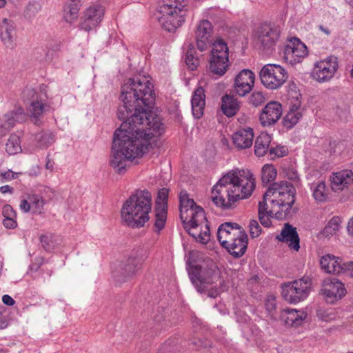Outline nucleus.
<instances>
[{"label":"nucleus","mask_w":353,"mask_h":353,"mask_svg":"<svg viewBox=\"0 0 353 353\" xmlns=\"http://www.w3.org/2000/svg\"><path fill=\"white\" fill-rule=\"evenodd\" d=\"M123 105L117 116L123 121L114 133L110 165L119 174L125 170L128 161L141 157L148 151L149 141L164 132L160 117L151 112L155 101L153 86L147 79H128L121 87Z\"/></svg>","instance_id":"nucleus-1"},{"label":"nucleus","mask_w":353,"mask_h":353,"mask_svg":"<svg viewBox=\"0 0 353 353\" xmlns=\"http://www.w3.org/2000/svg\"><path fill=\"white\" fill-rule=\"evenodd\" d=\"M254 188L255 179L249 170L229 172L212 188L211 200L221 210L231 209L239 200L250 196Z\"/></svg>","instance_id":"nucleus-2"},{"label":"nucleus","mask_w":353,"mask_h":353,"mask_svg":"<svg viewBox=\"0 0 353 353\" xmlns=\"http://www.w3.org/2000/svg\"><path fill=\"white\" fill-rule=\"evenodd\" d=\"M151 210V193L146 189L136 190L123 204L122 221L131 228H142L149 221Z\"/></svg>","instance_id":"nucleus-3"},{"label":"nucleus","mask_w":353,"mask_h":353,"mask_svg":"<svg viewBox=\"0 0 353 353\" xmlns=\"http://www.w3.org/2000/svg\"><path fill=\"white\" fill-rule=\"evenodd\" d=\"M188 0H162L159 22L168 32H174L185 21Z\"/></svg>","instance_id":"nucleus-4"},{"label":"nucleus","mask_w":353,"mask_h":353,"mask_svg":"<svg viewBox=\"0 0 353 353\" xmlns=\"http://www.w3.org/2000/svg\"><path fill=\"white\" fill-rule=\"evenodd\" d=\"M180 219L185 230L193 237L195 234L192 233V229L196 228L206 221L204 210L197 205L193 199L188 197L186 191H181L179 194Z\"/></svg>","instance_id":"nucleus-5"},{"label":"nucleus","mask_w":353,"mask_h":353,"mask_svg":"<svg viewBox=\"0 0 353 353\" xmlns=\"http://www.w3.org/2000/svg\"><path fill=\"white\" fill-rule=\"evenodd\" d=\"M188 274L191 282L199 292H205L208 285L221 280V272L212 261L190 266Z\"/></svg>","instance_id":"nucleus-6"},{"label":"nucleus","mask_w":353,"mask_h":353,"mask_svg":"<svg viewBox=\"0 0 353 353\" xmlns=\"http://www.w3.org/2000/svg\"><path fill=\"white\" fill-rule=\"evenodd\" d=\"M280 33L279 28L274 25L261 24L254 30L253 39L255 46L265 54H272L275 50Z\"/></svg>","instance_id":"nucleus-7"},{"label":"nucleus","mask_w":353,"mask_h":353,"mask_svg":"<svg viewBox=\"0 0 353 353\" xmlns=\"http://www.w3.org/2000/svg\"><path fill=\"white\" fill-rule=\"evenodd\" d=\"M228 47L225 41L221 39H216L211 50L209 70L214 74L223 76L228 69L229 62Z\"/></svg>","instance_id":"nucleus-8"},{"label":"nucleus","mask_w":353,"mask_h":353,"mask_svg":"<svg viewBox=\"0 0 353 353\" xmlns=\"http://www.w3.org/2000/svg\"><path fill=\"white\" fill-rule=\"evenodd\" d=\"M131 253L122 265L121 270L114 274L117 283L125 282L136 275L147 259V251L143 248L134 250Z\"/></svg>","instance_id":"nucleus-9"},{"label":"nucleus","mask_w":353,"mask_h":353,"mask_svg":"<svg viewBox=\"0 0 353 353\" xmlns=\"http://www.w3.org/2000/svg\"><path fill=\"white\" fill-rule=\"evenodd\" d=\"M262 84L270 90L281 88L288 79L286 70L278 64H266L259 72Z\"/></svg>","instance_id":"nucleus-10"},{"label":"nucleus","mask_w":353,"mask_h":353,"mask_svg":"<svg viewBox=\"0 0 353 353\" xmlns=\"http://www.w3.org/2000/svg\"><path fill=\"white\" fill-rule=\"evenodd\" d=\"M310 285V278L303 276L299 280L284 283L281 287V294L286 301L290 303H296L308 296Z\"/></svg>","instance_id":"nucleus-11"},{"label":"nucleus","mask_w":353,"mask_h":353,"mask_svg":"<svg viewBox=\"0 0 353 353\" xmlns=\"http://www.w3.org/2000/svg\"><path fill=\"white\" fill-rule=\"evenodd\" d=\"M338 69V61L336 57H329L325 60L315 63L311 76L319 83L327 82L332 79Z\"/></svg>","instance_id":"nucleus-12"},{"label":"nucleus","mask_w":353,"mask_h":353,"mask_svg":"<svg viewBox=\"0 0 353 353\" xmlns=\"http://www.w3.org/2000/svg\"><path fill=\"white\" fill-rule=\"evenodd\" d=\"M168 194L169 190L165 188L160 189L157 194L154 231L158 233L164 228L167 220Z\"/></svg>","instance_id":"nucleus-13"},{"label":"nucleus","mask_w":353,"mask_h":353,"mask_svg":"<svg viewBox=\"0 0 353 353\" xmlns=\"http://www.w3.org/2000/svg\"><path fill=\"white\" fill-rule=\"evenodd\" d=\"M307 55V46L298 38H294L283 50V59L291 65L300 63Z\"/></svg>","instance_id":"nucleus-14"},{"label":"nucleus","mask_w":353,"mask_h":353,"mask_svg":"<svg viewBox=\"0 0 353 353\" xmlns=\"http://www.w3.org/2000/svg\"><path fill=\"white\" fill-rule=\"evenodd\" d=\"M255 75L249 69H243L236 76L233 93L239 97L248 94L254 87Z\"/></svg>","instance_id":"nucleus-15"},{"label":"nucleus","mask_w":353,"mask_h":353,"mask_svg":"<svg viewBox=\"0 0 353 353\" xmlns=\"http://www.w3.org/2000/svg\"><path fill=\"white\" fill-rule=\"evenodd\" d=\"M104 10L101 5L94 4L88 8L83 12L79 27L81 30L90 31L101 21Z\"/></svg>","instance_id":"nucleus-16"},{"label":"nucleus","mask_w":353,"mask_h":353,"mask_svg":"<svg viewBox=\"0 0 353 353\" xmlns=\"http://www.w3.org/2000/svg\"><path fill=\"white\" fill-rule=\"evenodd\" d=\"M212 26L208 20H202L195 30V41L197 49L201 52L206 50L213 43L211 39Z\"/></svg>","instance_id":"nucleus-17"},{"label":"nucleus","mask_w":353,"mask_h":353,"mask_svg":"<svg viewBox=\"0 0 353 353\" xmlns=\"http://www.w3.org/2000/svg\"><path fill=\"white\" fill-rule=\"evenodd\" d=\"M23 94L24 97L30 98V112L31 113V120L35 125L40 124V117L43 115L46 109V104L42 99L39 100L38 95L34 89L26 88Z\"/></svg>","instance_id":"nucleus-18"},{"label":"nucleus","mask_w":353,"mask_h":353,"mask_svg":"<svg viewBox=\"0 0 353 353\" xmlns=\"http://www.w3.org/2000/svg\"><path fill=\"white\" fill-rule=\"evenodd\" d=\"M321 290L325 296L326 301L329 303L341 299L346 294L344 284L336 278L325 281Z\"/></svg>","instance_id":"nucleus-19"},{"label":"nucleus","mask_w":353,"mask_h":353,"mask_svg":"<svg viewBox=\"0 0 353 353\" xmlns=\"http://www.w3.org/2000/svg\"><path fill=\"white\" fill-rule=\"evenodd\" d=\"M282 115L281 104L272 101L266 104L260 114L259 120L263 126H270L278 121Z\"/></svg>","instance_id":"nucleus-20"},{"label":"nucleus","mask_w":353,"mask_h":353,"mask_svg":"<svg viewBox=\"0 0 353 353\" xmlns=\"http://www.w3.org/2000/svg\"><path fill=\"white\" fill-rule=\"evenodd\" d=\"M0 39L6 48L12 49L15 47L17 28L12 20L5 18L0 23Z\"/></svg>","instance_id":"nucleus-21"},{"label":"nucleus","mask_w":353,"mask_h":353,"mask_svg":"<svg viewBox=\"0 0 353 353\" xmlns=\"http://www.w3.org/2000/svg\"><path fill=\"white\" fill-rule=\"evenodd\" d=\"M223 247L235 258L242 256L248 248V236L246 233L243 231L241 233V236L230 239L226 243L225 242V245H223Z\"/></svg>","instance_id":"nucleus-22"},{"label":"nucleus","mask_w":353,"mask_h":353,"mask_svg":"<svg viewBox=\"0 0 353 353\" xmlns=\"http://www.w3.org/2000/svg\"><path fill=\"white\" fill-rule=\"evenodd\" d=\"M241 227L236 223L225 222L219 225L217 230V239L221 245H225V242L230 239L241 236L243 232Z\"/></svg>","instance_id":"nucleus-23"},{"label":"nucleus","mask_w":353,"mask_h":353,"mask_svg":"<svg viewBox=\"0 0 353 353\" xmlns=\"http://www.w3.org/2000/svg\"><path fill=\"white\" fill-rule=\"evenodd\" d=\"M330 181L332 190H343L353 183V172L351 170H342L333 172Z\"/></svg>","instance_id":"nucleus-24"},{"label":"nucleus","mask_w":353,"mask_h":353,"mask_svg":"<svg viewBox=\"0 0 353 353\" xmlns=\"http://www.w3.org/2000/svg\"><path fill=\"white\" fill-rule=\"evenodd\" d=\"M276 239L279 241L289 243V247L296 251L300 248V239L296 229L289 223H285L281 234L276 235Z\"/></svg>","instance_id":"nucleus-25"},{"label":"nucleus","mask_w":353,"mask_h":353,"mask_svg":"<svg viewBox=\"0 0 353 353\" xmlns=\"http://www.w3.org/2000/svg\"><path fill=\"white\" fill-rule=\"evenodd\" d=\"M276 192L281 196L286 195L285 198L293 197L295 199L296 190L294 185L288 181H281L270 185L264 194V199L265 200L268 196L273 195Z\"/></svg>","instance_id":"nucleus-26"},{"label":"nucleus","mask_w":353,"mask_h":353,"mask_svg":"<svg viewBox=\"0 0 353 353\" xmlns=\"http://www.w3.org/2000/svg\"><path fill=\"white\" fill-rule=\"evenodd\" d=\"M253 139L254 132L251 128L240 129L232 135L234 144L240 150L251 147L253 143Z\"/></svg>","instance_id":"nucleus-27"},{"label":"nucleus","mask_w":353,"mask_h":353,"mask_svg":"<svg viewBox=\"0 0 353 353\" xmlns=\"http://www.w3.org/2000/svg\"><path fill=\"white\" fill-rule=\"evenodd\" d=\"M320 265L322 270L326 273L339 274L343 272V260L332 254L322 256L320 259Z\"/></svg>","instance_id":"nucleus-28"},{"label":"nucleus","mask_w":353,"mask_h":353,"mask_svg":"<svg viewBox=\"0 0 353 353\" xmlns=\"http://www.w3.org/2000/svg\"><path fill=\"white\" fill-rule=\"evenodd\" d=\"M192 112L195 119H200L205 106V90L202 87L197 88L193 92L191 99Z\"/></svg>","instance_id":"nucleus-29"},{"label":"nucleus","mask_w":353,"mask_h":353,"mask_svg":"<svg viewBox=\"0 0 353 353\" xmlns=\"http://www.w3.org/2000/svg\"><path fill=\"white\" fill-rule=\"evenodd\" d=\"M306 316L303 311L286 308L281 311L280 318L285 325L297 327L302 323Z\"/></svg>","instance_id":"nucleus-30"},{"label":"nucleus","mask_w":353,"mask_h":353,"mask_svg":"<svg viewBox=\"0 0 353 353\" xmlns=\"http://www.w3.org/2000/svg\"><path fill=\"white\" fill-rule=\"evenodd\" d=\"M26 120V114L21 108H16L6 114L0 119V126L6 130H10L15 123H21Z\"/></svg>","instance_id":"nucleus-31"},{"label":"nucleus","mask_w":353,"mask_h":353,"mask_svg":"<svg viewBox=\"0 0 353 353\" xmlns=\"http://www.w3.org/2000/svg\"><path fill=\"white\" fill-rule=\"evenodd\" d=\"M295 202V199L293 197L281 198L278 201L272 200L273 204L278 205L280 210L274 212V216L277 219L283 220L286 219L290 214L291 208Z\"/></svg>","instance_id":"nucleus-32"},{"label":"nucleus","mask_w":353,"mask_h":353,"mask_svg":"<svg viewBox=\"0 0 353 353\" xmlns=\"http://www.w3.org/2000/svg\"><path fill=\"white\" fill-rule=\"evenodd\" d=\"M221 110L228 117L234 116L239 110L236 99L232 96L225 94L221 98Z\"/></svg>","instance_id":"nucleus-33"},{"label":"nucleus","mask_w":353,"mask_h":353,"mask_svg":"<svg viewBox=\"0 0 353 353\" xmlns=\"http://www.w3.org/2000/svg\"><path fill=\"white\" fill-rule=\"evenodd\" d=\"M271 137L265 133L261 132L256 139L254 144V153L258 157L264 156L270 150Z\"/></svg>","instance_id":"nucleus-34"},{"label":"nucleus","mask_w":353,"mask_h":353,"mask_svg":"<svg viewBox=\"0 0 353 353\" xmlns=\"http://www.w3.org/2000/svg\"><path fill=\"white\" fill-rule=\"evenodd\" d=\"M341 223V220L339 216L332 217L324 227L323 230L320 232L319 236L329 238L330 236H333L339 230Z\"/></svg>","instance_id":"nucleus-35"},{"label":"nucleus","mask_w":353,"mask_h":353,"mask_svg":"<svg viewBox=\"0 0 353 353\" xmlns=\"http://www.w3.org/2000/svg\"><path fill=\"white\" fill-rule=\"evenodd\" d=\"M36 145L40 148H47L54 141V135L50 132L41 131L35 134Z\"/></svg>","instance_id":"nucleus-36"},{"label":"nucleus","mask_w":353,"mask_h":353,"mask_svg":"<svg viewBox=\"0 0 353 353\" xmlns=\"http://www.w3.org/2000/svg\"><path fill=\"white\" fill-rule=\"evenodd\" d=\"M6 150L10 154H16L21 151L19 136L12 134L10 136L6 144Z\"/></svg>","instance_id":"nucleus-37"},{"label":"nucleus","mask_w":353,"mask_h":353,"mask_svg":"<svg viewBox=\"0 0 353 353\" xmlns=\"http://www.w3.org/2000/svg\"><path fill=\"white\" fill-rule=\"evenodd\" d=\"M277 171L272 165L266 164L261 170V181L263 185L274 181L276 179Z\"/></svg>","instance_id":"nucleus-38"},{"label":"nucleus","mask_w":353,"mask_h":353,"mask_svg":"<svg viewBox=\"0 0 353 353\" xmlns=\"http://www.w3.org/2000/svg\"><path fill=\"white\" fill-rule=\"evenodd\" d=\"M302 117V114L298 110L291 109L284 117L283 125L288 129L292 128L296 125Z\"/></svg>","instance_id":"nucleus-39"},{"label":"nucleus","mask_w":353,"mask_h":353,"mask_svg":"<svg viewBox=\"0 0 353 353\" xmlns=\"http://www.w3.org/2000/svg\"><path fill=\"white\" fill-rule=\"evenodd\" d=\"M185 64L191 70L196 69L199 64V59L195 57V49L192 43H190L185 54Z\"/></svg>","instance_id":"nucleus-40"},{"label":"nucleus","mask_w":353,"mask_h":353,"mask_svg":"<svg viewBox=\"0 0 353 353\" xmlns=\"http://www.w3.org/2000/svg\"><path fill=\"white\" fill-rule=\"evenodd\" d=\"M41 5L36 1H30L24 10V16L28 20L34 19L41 10Z\"/></svg>","instance_id":"nucleus-41"},{"label":"nucleus","mask_w":353,"mask_h":353,"mask_svg":"<svg viewBox=\"0 0 353 353\" xmlns=\"http://www.w3.org/2000/svg\"><path fill=\"white\" fill-rule=\"evenodd\" d=\"M28 199L30 203L32 213L40 214L44 205V201L42 197L37 194H32L28 195Z\"/></svg>","instance_id":"nucleus-42"},{"label":"nucleus","mask_w":353,"mask_h":353,"mask_svg":"<svg viewBox=\"0 0 353 353\" xmlns=\"http://www.w3.org/2000/svg\"><path fill=\"white\" fill-rule=\"evenodd\" d=\"M326 185L324 182L319 183L313 190V196L316 201L324 202L327 199Z\"/></svg>","instance_id":"nucleus-43"},{"label":"nucleus","mask_w":353,"mask_h":353,"mask_svg":"<svg viewBox=\"0 0 353 353\" xmlns=\"http://www.w3.org/2000/svg\"><path fill=\"white\" fill-rule=\"evenodd\" d=\"M42 248L47 252H51L54 249L55 245L52 236L42 234L39 237Z\"/></svg>","instance_id":"nucleus-44"},{"label":"nucleus","mask_w":353,"mask_h":353,"mask_svg":"<svg viewBox=\"0 0 353 353\" xmlns=\"http://www.w3.org/2000/svg\"><path fill=\"white\" fill-rule=\"evenodd\" d=\"M206 222L207 220L204 222L205 223V230L203 232H200L199 233H197L194 232V229H192L190 230L192 233L195 234V237L194 238L198 239L199 242L203 243H206L210 240V228Z\"/></svg>","instance_id":"nucleus-45"},{"label":"nucleus","mask_w":353,"mask_h":353,"mask_svg":"<svg viewBox=\"0 0 353 353\" xmlns=\"http://www.w3.org/2000/svg\"><path fill=\"white\" fill-rule=\"evenodd\" d=\"M80 10H77L75 8H68L65 9L64 14V19L66 22L69 23H72L79 16V12Z\"/></svg>","instance_id":"nucleus-46"},{"label":"nucleus","mask_w":353,"mask_h":353,"mask_svg":"<svg viewBox=\"0 0 353 353\" xmlns=\"http://www.w3.org/2000/svg\"><path fill=\"white\" fill-rule=\"evenodd\" d=\"M265 97L261 92H254L250 97V103L257 107L264 103Z\"/></svg>","instance_id":"nucleus-47"},{"label":"nucleus","mask_w":353,"mask_h":353,"mask_svg":"<svg viewBox=\"0 0 353 353\" xmlns=\"http://www.w3.org/2000/svg\"><path fill=\"white\" fill-rule=\"evenodd\" d=\"M249 227L250 234L252 238L258 237L261 234L262 229L256 220H251Z\"/></svg>","instance_id":"nucleus-48"},{"label":"nucleus","mask_w":353,"mask_h":353,"mask_svg":"<svg viewBox=\"0 0 353 353\" xmlns=\"http://www.w3.org/2000/svg\"><path fill=\"white\" fill-rule=\"evenodd\" d=\"M269 153L274 157H282L287 154V150L283 146L270 147Z\"/></svg>","instance_id":"nucleus-49"},{"label":"nucleus","mask_w":353,"mask_h":353,"mask_svg":"<svg viewBox=\"0 0 353 353\" xmlns=\"http://www.w3.org/2000/svg\"><path fill=\"white\" fill-rule=\"evenodd\" d=\"M266 310L269 314H272L276 309V299L273 295L268 296L265 303Z\"/></svg>","instance_id":"nucleus-50"},{"label":"nucleus","mask_w":353,"mask_h":353,"mask_svg":"<svg viewBox=\"0 0 353 353\" xmlns=\"http://www.w3.org/2000/svg\"><path fill=\"white\" fill-rule=\"evenodd\" d=\"M2 215L3 216L4 219L17 218L16 212L9 204H6L3 205L2 209Z\"/></svg>","instance_id":"nucleus-51"},{"label":"nucleus","mask_w":353,"mask_h":353,"mask_svg":"<svg viewBox=\"0 0 353 353\" xmlns=\"http://www.w3.org/2000/svg\"><path fill=\"white\" fill-rule=\"evenodd\" d=\"M266 200L263 199L262 201H260L259 203V214H268L271 217L274 216V212L273 210H270L269 211L267 210V203Z\"/></svg>","instance_id":"nucleus-52"},{"label":"nucleus","mask_w":353,"mask_h":353,"mask_svg":"<svg viewBox=\"0 0 353 353\" xmlns=\"http://www.w3.org/2000/svg\"><path fill=\"white\" fill-rule=\"evenodd\" d=\"M191 345L195 346L196 349L208 348L211 346V341L208 340H202L197 339L191 343Z\"/></svg>","instance_id":"nucleus-53"},{"label":"nucleus","mask_w":353,"mask_h":353,"mask_svg":"<svg viewBox=\"0 0 353 353\" xmlns=\"http://www.w3.org/2000/svg\"><path fill=\"white\" fill-rule=\"evenodd\" d=\"M19 174H20V173L14 172L13 171L9 170H8L6 172L0 173V180H2V179H6V180L14 179H17L18 177Z\"/></svg>","instance_id":"nucleus-54"},{"label":"nucleus","mask_w":353,"mask_h":353,"mask_svg":"<svg viewBox=\"0 0 353 353\" xmlns=\"http://www.w3.org/2000/svg\"><path fill=\"white\" fill-rule=\"evenodd\" d=\"M343 272L342 273H346L351 277H353V261L343 262Z\"/></svg>","instance_id":"nucleus-55"},{"label":"nucleus","mask_w":353,"mask_h":353,"mask_svg":"<svg viewBox=\"0 0 353 353\" xmlns=\"http://www.w3.org/2000/svg\"><path fill=\"white\" fill-rule=\"evenodd\" d=\"M3 225L6 228L14 229L17 226L16 218H8L3 220Z\"/></svg>","instance_id":"nucleus-56"},{"label":"nucleus","mask_w":353,"mask_h":353,"mask_svg":"<svg viewBox=\"0 0 353 353\" xmlns=\"http://www.w3.org/2000/svg\"><path fill=\"white\" fill-rule=\"evenodd\" d=\"M19 208L21 211L26 213L32 211L30 203L28 198L21 199Z\"/></svg>","instance_id":"nucleus-57"},{"label":"nucleus","mask_w":353,"mask_h":353,"mask_svg":"<svg viewBox=\"0 0 353 353\" xmlns=\"http://www.w3.org/2000/svg\"><path fill=\"white\" fill-rule=\"evenodd\" d=\"M270 216L268 214H259V219L262 225L265 228L269 227L271 225V221Z\"/></svg>","instance_id":"nucleus-58"},{"label":"nucleus","mask_w":353,"mask_h":353,"mask_svg":"<svg viewBox=\"0 0 353 353\" xmlns=\"http://www.w3.org/2000/svg\"><path fill=\"white\" fill-rule=\"evenodd\" d=\"M43 262L44 259L42 257L35 259V262L30 266V270L34 272H37Z\"/></svg>","instance_id":"nucleus-59"},{"label":"nucleus","mask_w":353,"mask_h":353,"mask_svg":"<svg viewBox=\"0 0 353 353\" xmlns=\"http://www.w3.org/2000/svg\"><path fill=\"white\" fill-rule=\"evenodd\" d=\"M84 0H70V2L67 6L68 8H75L77 10H80L82 3Z\"/></svg>","instance_id":"nucleus-60"},{"label":"nucleus","mask_w":353,"mask_h":353,"mask_svg":"<svg viewBox=\"0 0 353 353\" xmlns=\"http://www.w3.org/2000/svg\"><path fill=\"white\" fill-rule=\"evenodd\" d=\"M2 301L5 305H9V306H12V305H14V303H15V301L10 296H9L8 294H5L3 296Z\"/></svg>","instance_id":"nucleus-61"},{"label":"nucleus","mask_w":353,"mask_h":353,"mask_svg":"<svg viewBox=\"0 0 353 353\" xmlns=\"http://www.w3.org/2000/svg\"><path fill=\"white\" fill-rule=\"evenodd\" d=\"M286 174L289 179L295 181L299 179V175L296 171L290 169L287 172Z\"/></svg>","instance_id":"nucleus-62"},{"label":"nucleus","mask_w":353,"mask_h":353,"mask_svg":"<svg viewBox=\"0 0 353 353\" xmlns=\"http://www.w3.org/2000/svg\"><path fill=\"white\" fill-rule=\"evenodd\" d=\"M221 292L220 289L217 288H212L208 292V296L212 298H216L219 295Z\"/></svg>","instance_id":"nucleus-63"},{"label":"nucleus","mask_w":353,"mask_h":353,"mask_svg":"<svg viewBox=\"0 0 353 353\" xmlns=\"http://www.w3.org/2000/svg\"><path fill=\"white\" fill-rule=\"evenodd\" d=\"M0 192L2 194L13 192V188L8 185H3L0 187Z\"/></svg>","instance_id":"nucleus-64"}]
</instances>
